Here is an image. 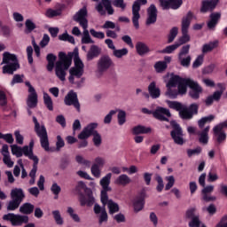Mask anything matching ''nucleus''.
Wrapping results in <instances>:
<instances>
[{
    "label": "nucleus",
    "mask_w": 227,
    "mask_h": 227,
    "mask_svg": "<svg viewBox=\"0 0 227 227\" xmlns=\"http://www.w3.org/2000/svg\"><path fill=\"white\" fill-rule=\"evenodd\" d=\"M74 61V68L80 70H84V63L79 58L77 54V50H74V52L67 53L60 51L59 53V61L55 64V74L59 79V81H66L67 78V70L72 67V59Z\"/></svg>",
    "instance_id": "1"
},
{
    "label": "nucleus",
    "mask_w": 227,
    "mask_h": 227,
    "mask_svg": "<svg viewBox=\"0 0 227 227\" xmlns=\"http://www.w3.org/2000/svg\"><path fill=\"white\" fill-rule=\"evenodd\" d=\"M2 67L3 74H7L8 75H13L19 68H20V64L19 63V59L17 55L5 51L3 53Z\"/></svg>",
    "instance_id": "2"
},
{
    "label": "nucleus",
    "mask_w": 227,
    "mask_h": 227,
    "mask_svg": "<svg viewBox=\"0 0 227 227\" xmlns=\"http://www.w3.org/2000/svg\"><path fill=\"white\" fill-rule=\"evenodd\" d=\"M82 190L84 191L85 195L84 193H80L79 195V201L81 207H93V205L95 204V197H93V192L91 191V189L86 187L84 182L80 181L75 187V191L81 192V191Z\"/></svg>",
    "instance_id": "3"
},
{
    "label": "nucleus",
    "mask_w": 227,
    "mask_h": 227,
    "mask_svg": "<svg viewBox=\"0 0 227 227\" xmlns=\"http://www.w3.org/2000/svg\"><path fill=\"white\" fill-rule=\"evenodd\" d=\"M193 17L194 13L189 11L187 14L182 19L181 31L183 35L179 37L178 43H176L177 45H179V47L184 45V43H188V42H191V35H189V27H191V22Z\"/></svg>",
    "instance_id": "4"
},
{
    "label": "nucleus",
    "mask_w": 227,
    "mask_h": 227,
    "mask_svg": "<svg viewBox=\"0 0 227 227\" xmlns=\"http://www.w3.org/2000/svg\"><path fill=\"white\" fill-rule=\"evenodd\" d=\"M33 122L35 123V132L40 137V143L42 148L45 152H49L51 149L49 147V135H47V129L44 125L40 126L38 119L35 116L33 117Z\"/></svg>",
    "instance_id": "5"
},
{
    "label": "nucleus",
    "mask_w": 227,
    "mask_h": 227,
    "mask_svg": "<svg viewBox=\"0 0 227 227\" xmlns=\"http://www.w3.org/2000/svg\"><path fill=\"white\" fill-rule=\"evenodd\" d=\"M144 114H153V118L160 121H169L168 118H171V112L169 109L158 106L155 111L149 110L148 108H142Z\"/></svg>",
    "instance_id": "6"
},
{
    "label": "nucleus",
    "mask_w": 227,
    "mask_h": 227,
    "mask_svg": "<svg viewBox=\"0 0 227 227\" xmlns=\"http://www.w3.org/2000/svg\"><path fill=\"white\" fill-rule=\"evenodd\" d=\"M170 125L172 127V130L170 131V136L176 145H179L182 146L185 140H184V129L180 124H178L176 121H171Z\"/></svg>",
    "instance_id": "7"
},
{
    "label": "nucleus",
    "mask_w": 227,
    "mask_h": 227,
    "mask_svg": "<svg viewBox=\"0 0 227 227\" xmlns=\"http://www.w3.org/2000/svg\"><path fill=\"white\" fill-rule=\"evenodd\" d=\"M3 221H9L12 226H22L29 223V216L8 213L3 215Z\"/></svg>",
    "instance_id": "8"
},
{
    "label": "nucleus",
    "mask_w": 227,
    "mask_h": 227,
    "mask_svg": "<svg viewBox=\"0 0 227 227\" xmlns=\"http://www.w3.org/2000/svg\"><path fill=\"white\" fill-rule=\"evenodd\" d=\"M148 4V0H136L132 4V22L134 27L139 29V19H141V6Z\"/></svg>",
    "instance_id": "9"
},
{
    "label": "nucleus",
    "mask_w": 227,
    "mask_h": 227,
    "mask_svg": "<svg viewBox=\"0 0 227 227\" xmlns=\"http://www.w3.org/2000/svg\"><path fill=\"white\" fill-rule=\"evenodd\" d=\"M185 219H189V227H207L204 223L201 224L200 214L196 213V207H190L185 212Z\"/></svg>",
    "instance_id": "10"
},
{
    "label": "nucleus",
    "mask_w": 227,
    "mask_h": 227,
    "mask_svg": "<svg viewBox=\"0 0 227 227\" xmlns=\"http://www.w3.org/2000/svg\"><path fill=\"white\" fill-rule=\"evenodd\" d=\"M113 59L108 55H103L99 58L97 64V68L98 74H104V72H107L108 69L113 65Z\"/></svg>",
    "instance_id": "11"
},
{
    "label": "nucleus",
    "mask_w": 227,
    "mask_h": 227,
    "mask_svg": "<svg viewBox=\"0 0 227 227\" xmlns=\"http://www.w3.org/2000/svg\"><path fill=\"white\" fill-rule=\"evenodd\" d=\"M73 20L80 24L81 27H86L88 24V9L83 6L73 17Z\"/></svg>",
    "instance_id": "12"
},
{
    "label": "nucleus",
    "mask_w": 227,
    "mask_h": 227,
    "mask_svg": "<svg viewBox=\"0 0 227 227\" xmlns=\"http://www.w3.org/2000/svg\"><path fill=\"white\" fill-rule=\"evenodd\" d=\"M219 4V0H202L200 4V13H212Z\"/></svg>",
    "instance_id": "13"
},
{
    "label": "nucleus",
    "mask_w": 227,
    "mask_h": 227,
    "mask_svg": "<svg viewBox=\"0 0 227 227\" xmlns=\"http://www.w3.org/2000/svg\"><path fill=\"white\" fill-rule=\"evenodd\" d=\"M96 10L99 13V15L102 16L106 15V10L108 15H114V9H113V5H111V0H101V3H99L96 6Z\"/></svg>",
    "instance_id": "14"
},
{
    "label": "nucleus",
    "mask_w": 227,
    "mask_h": 227,
    "mask_svg": "<svg viewBox=\"0 0 227 227\" xmlns=\"http://www.w3.org/2000/svg\"><path fill=\"white\" fill-rule=\"evenodd\" d=\"M159 2L162 10H178L184 4L183 0H159Z\"/></svg>",
    "instance_id": "15"
},
{
    "label": "nucleus",
    "mask_w": 227,
    "mask_h": 227,
    "mask_svg": "<svg viewBox=\"0 0 227 227\" xmlns=\"http://www.w3.org/2000/svg\"><path fill=\"white\" fill-rule=\"evenodd\" d=\"M64 103L67 106H74L77 111H81V105L79 104V99L77 98V93L74 90H70L64 98Z\"/></svg>",
    "instance_id": "16"
},
{
    "label": "nucleus",
    "mask_w": 227,
    "mask_h": 227,
    "mask_svg": "<svg viewBox=\"0 0 227 227\" xmlns=\"http://www.w3.org/2000/svg\"><path fill=\"white\" fill-rule=\"evenodd\" d=\"M203 189L201 190V199L203 201H206V203H210V201H215L217 200V197L212 196V192H214V185H207L202 186Z\"/></svg>",
    "instance_id": "17"
},
{
    "label": "nucleus",
    "mask_w": 227,
    "mask_h": 227,
    "mask_svg": "<svg viewBox=\"0 0 227 227\" xmlns=\"http://www.w3.org/2000/svg\"><path fill=\"white\" fill-rule=\"evenodd\" d=\"M203 93V88L200 87L198 82H194L192 80V83L190 85L189 97L192 98V100H199L200 95Z\"/></svg>",
    "instance_id": "18"
},
{
    "label": "nucleus",
    "mask_w": 227,
    "mask_h": 227,
    "mask_svg": "<svg viewBox=\"0 0 227 227\" xmlns=\"http://www.w3.org/2000/svg\"><path fill=\"white\" fill-rule=\"evenodd\" d=\"M158 13H159V11L157 10V6L152 4L147 8V19L145 21L146 26H152V24H155V22H157Z\"/></svg>",
    "instance_id": "19"
},
{
    "label": "nucleus",
    "mask_w": 227,
    "mask_h": 227,
    "mask_svg": "<svg viewBox=\"0 0 227 227\" xmlns=\"http://www.w3.org/2000/svg\"><path fill=\"white\" fill-rule=\"evenodd\" d=\"M145 198H146V192L145 191H141L135 198L133 202L135 212H141V210L145 208Z\"/></svg>",
    "instance_id": "20"
},
{
    "label": "nucleus",
    "mask_w": 227,
    "mask_h": 227,
    "mask_svg": "<svg viewBox=\"0 0 227 227\" xmlns=\"http://www.w3.org/2000/svg\"><path fill=\"white\" fill-rule=\"evenodd\" d=\"M98 127L97 122H91L85 127L82 131L78 135V139L86 140L93 135V130Z\"/></svg>",
    "instance_id": "21"
},
{
    "label": "nucleus",
    "mask_w": 227,
    "mask_h": 227,
    "mask_svg": "<svg viewBox=\"0 0 227 227\" xmlns=\"http://www.w3.org/2000/svg\"><path fill=\"white\" fill-rule=\"evenodd\" d=\"M26 198V193L22 188H13L11 191V200L18 201V203H22Z\"/></svg>",
    "instance_id": "22"
},
{
    "label": "nucleus",
    "mask_w": 227,
    "mask_h": 227,
    "mask_svg": "<svg viewBox=\"0 0 227 227\" xmlns=\"http://www.w3.org/2000/svg\"><path fill=\"white\" fill-rule=\"evenodd\" d=\"M192 82V79L184 78L181 82L177 84V93H179V95H185V93H187V87L191 88Z\"/></svg>",
    "instance_id": "23"
},
{
    "label": "nucleus",
    "mask_w": 227,
    "mask_h": 227,
    "mask_svg": "<svg viewBox=\"0 0 227 227\" xmlns=\"http://www.w3.org/2000/svg\"><path fill=\"white\" fill-rule=\"evenodd\" d=\"M100 52H102V50H100L98 46L91 45L89 51L87 52V61H93L95 58H98V56H100Z\"/></svg>",
    "instance_id": "24"
},
{
    "label": "nucleus",
    "mask_w": 227,
    "mask_h": 227,
    "mask_svg": "<svg viewBox=\"0 0 227 227\" xmlns=\"http://www.w3.org/2000/svg\"><path fill=\"white\" fill-rule=\"evenodd\" d=\"M209 19L207 27L208 29H214L219 24V20H221V12H212L209 15Z\"/></svg>",
    "instance_id": "25"
},
{
    "label": "nucleus",
    "mask_w": 227,
    "mask_h": 227,
    "mask_svg": "<svg viewBox=\"0 0 227 227\" xmlns=\"http://www.w3.org/2000/svg\"><path fill=\"white\" fill-rule=\"evenodd\" d=\"M149 95L153 98H159L160 97V89L157 87L155 82H152L148 86Z\"/></svg>",
    "instance_id": "26"
},
{
    "label": "nucleus",
    "mask_w": 227,
    "mask_h": 227,
    "mask_svg": "<svg viewBox=\"0 0 227 227\" xmlns=\"http://www.w3.org/2000/svg\"><path fill=\"white\" fill-rule=\"evenodd\" d=\"M208 132H210V126H207L201 131L197 132V136H200L199 141L202 145L208 144Z\"/></svg>",
    "instance_id": "27"
},
{
    "label": "nucleus",
    "mask_w": 227,
    "mask_h": 227,
    "mask_svg": "<svg viewBox=\"0 0 227 227\" xmlns=\"http://www.w3.org/2000/svg\"><path fill=\"white\" fill-rule=\"evenodd\" d=\"M150 132H152V128L143 125H137L132 129V134L134 136H139V134H150Z\"/></svg>",
    "instance_id": "28"
},
{
    "label": "nucleus",
    "mask_w": 227,
    "mask_h": 227,
    "mask_svg": "<svg viewBox=\"0 0 227 227\" xmlns=\"http://www.w3.org/2000/svg\"><path fill=\"white\" fill-rule=\"evenodd\" d=\"M34 211H35V205L29 202H26L22 204L20 207V214H25V215H29Z\"/></svg>",
    "instance_id": "29"
},
{
    "label": "nucleus",
    "mask_w": 227,
    "mask_h": 227,
    "mask_svg": "<svg viewBox=\"0 0 227 227\" xmlns=\"http://www.w3.org/2000/svg\"><path fill=\"white\" fill-rule=\"evenodd\" d=\"M136 49L139 56H145V54L150 52V48H148V45L143 42H137L136 44Z\"/></svg>",
    "instance_id": "30"
},
{
    "label": "nucleus",
    "mask_w": 227,
    "mask_h": 227,
    "mask_svg": "<svg viewBox=\"0 0 227 227\" xmlns=\"http://www.w3.org/2000/svg\"><path fill=\"white\" fill-rule=\"evenodd\" d=\"M27 106L29 109H35L38 106V94H29L27 99Z\"/></svg>",
    "instance_id": "31"
},
{
    "label": "nucleus",
    "mask_w": 227,
    "mask_h": 227,
    "mask_svg": "<svg viewBox=\"0 0 227 227\" xmlns=\"http://www.w3.org/2000/svg\"><path fill=\"white\" fill-rule=\"evenodd\" d=\"M183 79L180 75L172 74L166 86L176 88L182 82Z\"/></svg>",
    "instance_id": "32"
},
{
    "label": "nucleus",
    "mask_w": 227,
    "mask_h": 227,
    "mask_svg": "<svg viewBox=\"0 0 227 227\" xmlns=\"http://www.w3.org/2000/svg\"><path fill=\"white\" fill-rule=\"evenodd\" d=\"M219 45L218 41L210 42L202 46V54H207L208 52H212L214 49H217Z\"/></svg>",
    "instance_id": "33"
},
{
    "label": "nucleus",
    "mask_w": 227,
    "mask_h": 227,
    "mask_svg": "<svg viewBox=\"0 0 227 227\" xmlns=\"http://www.w3.org/2000/svg\"><path fill=\"white\" fill-rule=\"evenodd\" d=\"M21 153L22 155L24 154L25 157H28L30 160H38V157L35 156V154L33 153V149H30L27 145L21 147Z\"/></svg>",
    "instance_id": "34"
},
{
    "label": "nucleus",
    "mask_w": 227,
    "mask_h": 227,
    "mask_svg": "<svg viewBox=\"0 0 227 227\" xmlns=\"http://www.w3.org/2000/svg\"><path fill=\"white\" fill-rule=\"evenodd\" d=\"M106 205L110 215H114V214L120 212V205H118V203L114 202L113 200H110Z\"/></svg>",
    "instance_id": "35"
},
{
    "label": "nucleus",
    "mask_w": 227,
    "mask_h": 227,
    "mask_svg": "<svg viewBox=\"0 0 227 227\" xmlns=\"http://www.w3.org/2000/svg\"><path fill=\"white\" fill-rule=\"evenodd\" d=\"M213 120H215V115H214V114H210L208 116H205V117L200 118L198 121L199 129H204L205 124L206 123H212Z\"/></svg>",
    "instance_id": "36"
},
{
    "label": "nucleus",
    "mask_w": 227,
    "mask_h": 227,
    "mask_svg": "<svg viewBox=\"0 0 227 227\" xmlns=\"http://www.w3.org/2000/svg\"><path fill=\"white\" fill-rule=\"evenodd\" d=\"M113 176V174L108 173L100 180V185L103 190H111V187H109V184H111V178Z\"/></svg>",
    "instance_id": "37"
},
{
    "label": "nucleus",
    "mask_w": 227,
    "mask_h": 227,
    "mask_svg": "<svg viewBox=\"0 0 227 227\" xmlns=\"http://www.w3.org/2000/svg\"><path fill=\"white\" fill-rule=\"evenodd\" d=\"M51 214L58 226H63L65 224V220L63 219V216H61V212H59V210H53Z\"/></svg>",
    "instance_id": "38"
},
{
    "label": "nucleus",
    "mask_w": 227,
    "mask_h": 227,
    "mask_svg": "<svg viewBox=\"0 0 227 227\" xmlns=\"http://www.w3.org/2000/svg\"><path fill=\"white\" fill-rule=\"evenodd\" d=\"M130 177H129V176H127L126 174H122L121 176H119L117 177V179L115 180V184L117 185H129V184H130Z\"/></svg>",
    "instance_id": "39"
},
{
    "label": "nucleus",
    "mask_w": 227,
    "mask_h": 227,
    "mask_svg": "<svg viewBox=\"0 0 227 227\" xmlns=\"http://www.w3.org/2000/svg\"><path fill=\"white\" fill-rule=\"evenodd\" d=\"M167 87V90L165 92L166 97H168V98H177L178 95H180L178 93V90L176 87H169V86H166Z\"/></svg>",
    "instance_id": "40"
},
{
    "label": "nucleus",
    "mask_w": 227,
    "mask_h": 227,
    "mask_svg": "<svg viewBox=\"0 0 227 227\" xmlns=\"http://www.w3.org/2000/svg\"><path fill=\"white\" fill-rule=\"evenodd\" d=\"M166 102L169 109H174V111H178L179 113L184 109V105L178 101L167 100Z\"/></svg>",
    "instance_id": "41"
},
{
    "label": "nucleus",
    "mask_w": 227,
    "mask_h": 227,
    "mask_svg": "<svg viewBox=\"0 0 227 227\" xmlns=\"http://www.w3.org/2000/svg\"><path fill=\"white\" fill-rule=\"evenodd\" d=\"M43 102L49 111H54V104L52 103V98L49 96L47 92L43 93Z\"/></svg>",
    "instance_id": "42"
},
{
    "label": "nucleus",
    "mask_w": 227,
    "mask_h": 227,
    "mask_svg": "<svg viewBox=\"0 0 227 227\" xmlns=\"http://www.w3.org/2000/svg\"><path fill=\"white\" fill-rule=\"evenodd\" d=\"M63 13V10L62 9H48L45 12L46 17H48V19H54V17H59L61 14Z\"/></svg>",
    "instance_id": "43"
},
{
    "label": "nucleus",
    "mask_w": 227,
    "mask_h": 227,
    "mask_svg": "<svg viewBox=\"0 0 227 227\" xmlns=\"http://www.w3.org/2000/svg\"><path fill=\"white\" fill-rule=\"evenodd\" d=\"M179 116L182 120H192V118H194V115L184 106H183V109L179 112Z\"/></svg>",
    "instance_id": "44"
},
{
    "label": "nucleus",
    "mask_w": 227,
    "mask_h": 227,
    "mask_svg": "<svg viewBox=\"0 0 227 227\" xmlns=\"http://www.w3.org/2000/svg\"><path fill=\"white\" fill-rule=\"evenodd\" d=\"M178 47H179V44L175 43L172 45H168V46L165 47L163 50L160 51L159 52L160 54H173V52H175V51H176V49H178Z\"/></svg>",
    "instance_id": "45"
},
{
    "label": "nucleus",
    "mask_w": 227,
    "mask_h": 227,
    "mask_svg": "<svg viewBox=\"0 0 227 227\" xmlns=\"http://www.w3.org/2000/svg\"><path fill=\"white\" fill-rule=\"evenodd\" d=\"M25 33L29 35V33H33V31L36 29V24H35V22H33L31 20H27L25 22Z\"/></svg>",
    "instance_id": "46"
},
{
    "label": "nucleus",
    "mask_w": 227,
    "mask_h": 227,
    "mask_svg": "<svg viewBox=\"0 0 227 227\" xmlns=\"http://www.w3.org/2000/svg\"><path fill=\"white\" fill-rule=\"evenodd\" d=\"M176 36H178V28L176 27H174L170 29L168 35V43H173Z\"/></svg>",
    "instance_id": "47"
},
{
    "label": "nucleus",
    "mask_w": 227,
    "mask_h": 227,
    "mask_svg": "<svg viewBox=\"0 0 227 227\" xmlns=\"http://www.w3.org/2000/svg\"><path fill=\"white\" fill-rule=\"evenodd\" d=\"M92 141L94 143V146H100V145H102V136H100V133H98V131L93 129L92 131Z\"/></svg>",
    "instance_id": "48"
},
{
    "label": "nucleus",
    "mask_w": 227,
    "mask_h": 227,
    "mask_svg": "<svg viewBox=\"0 0 227 227\" xmlns=\"http://www.w3.org/2000/svg\"><path fill=\"white\" fill-rule=\"evenodd\" d=\"M154 68L157 74H162L168 68V64L164 61H158L154 64Z\"/></svg>",
    "instance_id": "49"
},
{
    "label": "nucleus",
    "mask_w": 227,
    "mask_h": 227,
    "mask_svg": "<svg viewBox=\"0 0 227 227\" xmlns=\"http://www.w3.org/2000/svg\"><path fill=\"white\" fill-rule=\"evenodd\" d=\"M19 207H20V202H18L17 200L12 199V200H10L7 204V210L8 212H13L17 210Z\"/></svg>",
    "instance_id": "50"
},
{
    "label": "nucleus",
    "mask_w": 227,
    "mask_h": 227,
    "mask_svg": "<svg viewBox=\"0 0 227 227\" xmlns=\"http://www.w3.org/2000/svg\"><path fill=\"white\" fill-rule=\"evenodd\" d=\"M192 58H191V55H188L186 58L184 57H178L179 63L182 67H184L185 68H189L191 67V60Z\"/></svg>",
    "instance_id": "51"
},
{
    "label": "nucleus",
    "mask_w": 227,
    "mask_h": 227,
    "mask_svg": "<svg viewBox=\"0 0 227 227\" xmlns=\"http://www.w3.org/2000/svg\"><path fill=\"white\" fill-rule=\"evenodd\" d=\"M111 190H102L101 191V203L104 207H106V205H107V203H109V201H111V200H109V195H107V192H109Z\"/></svg>",
    "instance_id": "52"
},
{
    "label": "nucleus",
    "mask_w": 227,
    "mask_h": 227,
    "mask_svg": "<svg viewBox=\"0 0 227 227\" xmlns=\"http://www.w3.org/2000/svg\"><path fill=\"white\" fill-rule=\"evenodd\" d=\"M69 74L70 75H74L75 77H77V79H81V77H82V74H84V70L79 69L77 67H71L69 69Z\"/></svg>",
    "instance_id": "53"
},
{
    "label": "nucleus",
    "mask_w": 227,
    "mask_h": 227,
    "mask_svg": "<svg viewBox=\"0 0 227 227\" xmlns=\"http://www.w3.org/2000/svg\"><path fill=\"white\" fill-rule=\"evenodd\" d=\"M113 54L115 58H123V56H127L129 54V50L127 48H123L121 50H115L113 51Z\"/></svg>",
    "instance_id": "54"
},
{
    "label": "nucleus",
    "mask_w": 227,
    "mask_h": 227,
    "mask_svg": "<svg viewBox=\"0 0 227 227\" xmlns=\"http://www.w3.org/2000/svg\"><path fill=\"white\" fill-rule=\"evenodd\" d=\"M24 82V74H14L11 82V86H15V84H22Z\"/></svg>",
    "instance_id": "55"
},
{
    "label": "nucleus",
    "mask_w": 227,
    "mask_h": 227,
    "mask_svg": "<svg viewBox=\"0 0 227 227\" xmlns=\"http://www.w3.org/2000/svg\"><path fill=\"white\" fill-rule=\"evenodd\" d=\"M155 180L157 182L156 191L157 192H160L164 190V180L162 179V176L156 175Z\"/></svg>",
    "instance_id": "56"
},
{
    "label": "nucleus",
    "mask_w": 227,
    "mask_h": 227,
    "mask_svg": "<svg viewBox=\"0 0 227 227\" xmlns=\"http://www.w3.org/2000/svg\"><path fill=\"white\" fill-rule=\"evenodd\" d=\"M218 145L226 141V133L224 131L214 132Z\"/></svg>",
    "instance_id": "57"
},
{
    "label": "nucleus",
    "mask_w": 227,
    "mask_h": 227,
    "mask_svg": "<svg viewBox=\"0 0 227 227\" xmlns=\"http://www.w3.org/2000/svg\"><path fill=\"white\" fill-rule=\"evenodd\" d=\"M51 191L52 192V194H54V200H58L59 196V192H61V186L58 185V183H54L51 187Z\"/></svg>",
    "instance_id": "58"
},
{
    "label": "nucleus",
    "mask_w": 227,
    "mask_h": 227,
    "mask_svg": "<svg viewBox=\"0 0 227 227\" xmlns=\"http://www.w3.org/2000/svg\"><path fill=\"white\" fill-rule=\"evenodd\" d=\"M203 149L200 146H197L195 149H187L186 153L189 158L193 157V155H200Z\"/></svg>",
    "instance_id": "59"
},
{
    "label": "nucleus",
    "mask_w": 227,
    "mask_h": 227,
    "mask_svg": "<svg viewBox=\"0 0 227 227\" xmlns=\"http://www.w3.org/2000/svg\"><path fill=\"white\" fill-rule=\"evenodd\" d=\"M67 212L68 215H70V217L73 219V221H74V223H81L79 215L74 213V208L72 207H68Z\"/></svg>",
    "instance_id": "60"
},
{
    "label": "nucleus",
    "mask_w": 227,
    "mask_h": 227,
    "mask_svg": "<svg viewBox=\"0 0 227 227\" xmlns=\"http://www.w3.org/2000/svg\"><path fill=\"white\" fill-rule=\"evenodd\" d=\"M12 155H16V157L20 158L22 157V147L13 145L11 146Z\"/></svg>",
    "instance_id": "61"
},
{
    "label": "nucleus",
    "mask_w": 227,
    "mask_h": 227,
    "mask_svg": "<svg viewBox=\"0 0 227 227\" xmlns=\"http://www.w3.org/2000/svg\"><path fill=\"white\" fill-rule=\"evenodd\" d=\"M117 118L119 125H124L125 121H127V113H125V111L120 110Z\"/></svg>",
    "instance_id": "62"
},
{
    "label": "nucleus",
    "mask_w": 227,
    "mask_h": 227,
    "mask_svg": "<svg viewBox=\"0 0 227 227\" xmlns=\"http://www.w3.org/2000/svg\"><path fill=\"white\" fill-rule=\"evenodd\" d=\"M187 109L192 114V116H195L196 114H198V112L200 111V105L192 103L189 106V107H187Z\"/></svg>",
    "instance_id": "63"
},
{
    "label": "nucleus",
    "mask_w": 227,
    "mask_h": 227,
    "mask_svg": "<svg viewBox=\"0 0 227 227\" xmlns=\"http://www.w3.org/2000/svg\"><path fill=\"white\" fill-rule=\"evenodd\" d=\"M168 184L165 185V191H169L175 185V176H168L166 177Z\"/></svg>",
    "instance_id": "64"
}]
</instances>
